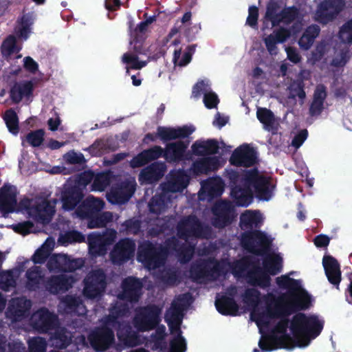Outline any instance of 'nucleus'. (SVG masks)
Masks as SVG:
<instances>
[{
    "mask_svg": "<svg viewBox=\"0 0 352 352\" xmlns=\"http://www.w3.org/2000/svg\"><path fill=\"white\" fill-rule=\"evenodd\" d=\"M276 283L280 288L288 290L279 298H275L272 294L261 298L255 289H248L245 295V302L254 307L251 318L256 322L261 333L270 323L276 322L278 316L296 309H307L311 302L310 296L302 288L299 280L282 276L276 278Z\"/></svg>",
    "mask_w": 352,
    "mask_h": 352,
    "instance_id": "1",
    "label": "nucleus"
},
{
    "mask_svg": "<svg viewBox=\"0 0 352 352\" xmlns=\"http://www.w3.org/2000/svg\"><path fill=\"white\" fill-rule=\"evenodd\" d=\"M323 328V321L314 315L298 314L289 323L278 320L269 336H262L260 348L266 351L278 348L292 349L307 346Z\"/></svg>",
    "mask_w": 352,
    "mask_h": 352,
    "instance_id": "2",
    "label": "nucleus"
},
{
    "mask_svg": "<svg viewBox=\"0 0 352 352\" xmlns=\"http://www.w3.org/2000/svg\"><path fill=\"white\" fill-rule=\"evenodd\" d=\"M278 12V10L276 7L269 5L267 6L265 19L271 21L272 25L278 23L280 21L284 23H292V25L289 30L280 28L279 30L274 32L265 38V46L271 54H276L277 53V43L285 42L291 36H295L302 28V23L297 16L296 10L293 8L285 10L281 19L279 16L274 15Z\"/></svg>",
    "mask_w": 352,
    "mask_h": 352,
    "instance_id": "3",
    "label": "nucleus"
},
{
    "mask_svg": "<svg viewBox=\"0 0 352 352\" xmlns=\"http://www.w3.org/2000/svg\"><path fill=\"white\" fill-rule=\"evenodd\" d=\"M182 307L174 302L166 315V321L168 323L173 338L170 341V348L166 349L163 340L165 336V327H159L156 335L153 338L154 349H160L164 352H185L186 348V340L182 336L180 324L182 320Z\"/></svg>",
    "mask_w": 352,
    "mask_h": 352,
    "instance_id": "4",
    "label": "nucleus"
},
{
    "mask_svg": "<svg viewBox=\"0 0 352 352\" xmlns=\"http://www.w3.org/2000/svg\"><path fill=\"white\" fill-rule=\"evenodd\" d=\"M252 185L259 193L261 198L268 199L270 196L272 185L269 180L258 174L257 171H253L249 174L243 183V188L236 186L232 190V196L239 206H247L252 201V192L250 186Z\"/></svg>",
    "mask_w": 352,
    "mask_h": 352,
    "instance_id": "5",
    "label": "nucleus"
},
{
    "mask_svg": "<svg viewBox=\"0 0 352 352\" xmlns=\"http://www.w3.org/2000/svg\"><path fill=\"white\" fill-rule=\"evenodd\" d=\"M282 267V258L279 254H270L265 258L263 267L255 269L249 274V280L252 284L261 287L269 285V274L274 275L279 272Z\"/></svg>",
    "mask_w": 352,
    "mask_h": 352,
    "instance_id": "6",
    "label": "nucleus"
},
{
    "mask_svg": "<svg viewBox=\"0 0 352 352\" xmlns=\"http://www.w3.org/2000/svg\"><path fill=\"white\" fill-rule=\"evenodd\" d=\"M344 5L343 0H324L315 14V19L320 23H327L344 8Z\"/></svg>",
    "mask_w": 352,
    "mask_h": 352,
    "instance_id": "7",
    "label": "nucleus"
},
{
    "mask_svg": "<svg viewBox=\"0 0 352 352\" xmlns=\"http://www.w3.org/2000/svg\"><path fill=\"white\" fill-rule=\"evenodd\" d=\"M159 310L155 307L145 308L140 311L134 319V325L140 331L152 329L158 322Z\"/></svg>",
    "mask_w": 352,
    "mask_h": 352,
    "instance_id": "8",
    "label": "nucleus"
},
{
    "mask_svg": "<svg viewBox=\"0 0 352 352\" xmlns=\"http://www.w3.org/2000/svg\"><path fill=\"white\" fill-rule=\"evenodd\" d=\"M104 274L100 270L89 274L85 280L84 294L90 298L98 296L104 288Z\"/></svg>",
    "mask_w": 352,
    "mask_h": 352,
    "instance_id": "9",
    "label": "nucleus"
},
{
    "mask_svg": "<svg viewBox=\"0 0 352 352\" xmlns=\"http://www.w3.org/2000/svg\"><path fill=\"white\" fill-rule=\"evenodd\" d=\"M201 94H204V103L208 109L215 108L219 103L217 95L210 91V84L208 80L199 81L192 89V96L195 98H199Z\"/></svg>",
    "mask_w": 352,
    "mask_h": 352,
    "instance_id": "10",
    "label": "nucleus"
},
{
    "mask_svg": "<svg viewBox=\"0 0 352 352\" xmlns=\"http://www.w3.org/2000/svg\"><path fill=\"white\" fill-rule=\"evenodd\" d=\"M271 241L270 237L260 232H254L250 236H245L242 240L244 247L255 253H260L266 249Z\"/></svg>",
    "mask_w": 352,
    "mask_h": 352,
    "instance_id": "11",
    "label": "nucleus"
},
{
    "mask_svg": "<svg viewBox=\"0 0 352 352\" xmlns=\"http://www.w3.org/2000/svg\"><path fill=\"white\" fill-rule=\"evenodd\" d=\"M16 195V190L13 186L5 185L0 189V210L4 214L15 210Z\"/></svg>",
    "mask_w": 352,
    "mask_h": 352,
    "instance_id": "12",
    "label": "nucleus"
},
{
    "mask_svg": "<svg viewBox=\"0 0 352 352\" xmlns=\"http://www.w3.org/2000/svg\"><path fill=\"white\" fill-rule=\"evenodd\" d=\"M56 201L41 200L34 208L30 210V214L34 217L38 221L45 223L50 221L54 214V206Z\"/></svg>",
    "mask_w": 352,
    "mask_h": 352,
    "instance_id": "13",
    "label": "nucleus"
},
{
    "mask_svg": "<svg viewBox=\"0 0 352 352\" xmlns=\"http://www.w3.org/2000/svg\"><path fill=\"white\" fill-rule=\"evenodd\" d=\"M111 319L107 323V329L94 332L89 336V340L91 346L96 350L103 351L107 348V346L111 343L113 336L111 331L109 329V327L111 326Z\"/></svg>",
    "mask_w": 352,
    "mask_h": 352,
    "instance_id": "14",
    "label": "nucleus"
},
{
    "mask_svg": "<svg viewBox=\"0 0 352 352\" xmlns=\"http://www.w3.org/2000/svg\"><path fill=\"white\" fill-rule=\"evenodd\" d=\"M256 161V153L248 146H242L236 149L230 157V162L237 166H250Z\"/></svg>",
    "mask_w": 352,
    "mask_h": 352,
    "instance_id": "15",
    "label": "nucleus"
},
{
    "mask_svg": "<svg viewBox=\"0 0 352 352\" xmlns=\"http://www.w3.org/2000/svg\"><path fill=\"white\" fill-rule=\"evenodd\" d=\"M116 238V232L109 230L103 236L91 234L89 239L90 252L93 254H102L104 253L103 247L111 243Z\"/></svg>",
    "mask_w": 352,
    "mask_h": 352,
    "instance_id": "16",
    "label": "nucleus"
},
{
    "mask_svg": "<svg viewBox=\"0 0 352 352\" xmlns=\"http://www.w3.org/2000/svg\"><path fill=\"white\" fill-rule=\"evenodd\" d=\"M80 265L81 262L72 261L64 254L52 256L47 264L50 271H72Z\"/></svg>",
    "mask_w": 352,
    "mask_h": 352,
    "instance_id": "17",
    "label": "nucleus"
},
{
    "mask_svg": "<svg viewBox=\"0 0 352 352\" xmlns=\"http://www.w3.org/2000/svg\"><path fill=\"white\" fill-rule=\"evenodd\" d=\"M135 180H130L124 186L119 189H113L107 195L108 200L112 204H122L126 201L135 190Z\"/></svg>",
    "mask_w": 352,
    "mask_h": 352,
    "instance_id": "18",
    "label": "nucleus"
},
{
    "mask_svg": "<svg viewBox=\"0 0 352 352\" xmlns=\"http://www.w3.org/2000/svg\"><path fill=\"white\" fill-rule=\"evenodd\" d=\"M135 250V245L133 241L126 239L120 241L111 253L112 261L115 263H120L129 258Z\"/></svg>",
    "mask_w": 352,
    "mask_h": 352,
    "instance_id": "19",
    "label": "nucleus"
},
{
    "mask_svg": "<svg viewBox=\"0 0 352 352\" xmlns=\"http://www.w3.org/2000/svg\"><path fill=\"white\" fill-rule=\"evenodd\" d=\"M138 260L148 269H153L159 265V256L149 243L140 247Z\"/></svg>",
    "mask_w": 352,
    "mask_h": 352,
    "instance_id": "20",
    "label": "nucleus"
},
{
    "mask_svg": "<svg viewBox=\"0 0 352 352\" xmlns=\"http://www.w3.org/2000/svg\"><path fill=\"white\" fill-rule=\"evenodd\" d=\"M323 266L329 281L333 285H338L341 280V272L338 262L331 256L323 258Z\"/></svg>",
    "mask_w": 352,
    "mask_h": 352,
    "instance_id": "21",
    "label": "nucleus"
},
{
    "mask_svg": "<svg viewBox=\"0 0 352 352\" xmlns=\"http://www.w3.org/2000/svg\"><path fill=\"white\" fill-rule=\"evenodd\" d=\"M74 282V278L71 273H63L51 279L48 284V289L52 293H58L67 290Z\"/></svg>",
    "mask_w": 352,
    "mask_h": 352,
    "instance_id": "22",
    "label": "nucleus"
},
{
    "mask_svg": "<svg viewBox=\"0 0 352 352\" xmlns=\"http://www.w3.org/2000/svg\"><path fill=\"white\" fill-rule=\"evenodd\" d=\"M194 131L195 128L192 126H184L179 128L159 127L157 134L162 139L170 140L186 137Z\"/></svg>",
    "mask_w": 352,
    "mask_h": 352,
    "instance_id": "23",
    "label": "nucleus"
},
{
    "mask_svg": "<svg viewBox=\"0 0 352 352\" xmlns=\"http://www.w3.org/2000/svg\"><path fill=\"white\" fill-rule=\"evenodd\" d=\"M223 190V184L220 178H213L204 182L199 192V198L204 199L206 196L219 195Z\"/></svg>",
    "mask_w": 352,
    "mask_h": 352,
    "instance_id": "24",
    "label": "nucleus"
},
{
    "mask_svg": "<svg viewBox=\"0 0 352 352\" xmlns=\"http://www.w3.org/2000/svg\"><path fill=\"white\" fill-rule=\"evenodd\" d=\"M55 316L47 310L41 309L32 316L34 327L41 331L47 330L55 321Z\"/></svg>",
    "mask_w": 352,
    "mask_h": 352,
    "instance_id": "25",
    "label": "nucleus"
},
{
    "mask_svg": "<svg viewBox=\"0 0 352 352\" xmlns=\"http://www.w3.org/2000/svg\"><path fill=\"white\" fill-rule=\"evenodd\" d=\"M104 202L100 199L89 197L85 201L80 205L76 210L77 216L84 218L89 217L90 214L95 211H98L103 208Z\"/></svg>",
    "mask_w": 352,
    "mask_h": 352,
    "instance_id": "26",
    "label": "nucleus"
},
{
    "mask_svg": "<svg viewBox=\"0 0 352 352\" xmlns=\"http://www.w3.org/2000/svg\"><path fill=\"white\" fill-rule=\"evenodd\" d=\"M164 173V164H152L141 172L139 179L142 184L153 183L158 180Z\"/></svg>",
    "mask_w": 352,
    "mask_h": 352,
    "instance_id": "27",
    "label": "nucleus"
},
{
    "mask_svg": "<svg viewBox=\"0 0 352 352\" xmlns=\"http://www.w3.org/2000/svg\"><path fill=\"white\" fill-rule=\"evenodd\" d=\"M231 205L228 202H219L213 208V213L216 218L214 223L216 226L223 227L230 221Z\"/></svg>",
    "mask_w": 352,
    "mask_h": 352,
    "instance_id": "28",
    "label": "nucleus"
},
{
    "mask_svg": "<svg viewBox=\"0 0 352 352\" xmlns=\"http://www.w3.org/2000/svg\"><path fill=\"white\" fill-rule=\"evenodd\" d=\"M256 117L258 120L263 124V127L267 131L277 130L278 122L275 118L273 113L263 107H258L256 111Z\"/></svg>",
    "mask_w": 352,
    "mask_h": 352,
    "instance_id": "29",
    "label": "nucleus"
},
{
    "mask_svg": "<svg viewBox=\"0 0 352 352\" xmlns=\"http://www.w3.org/2000/svg\"><path fill=\"white\" fill-rule=\"evenodd\" d=\"M30 306V301L25 298L13 299L8 307L7 316L9 318H13L14 320H17Z\"/></svg>",
    "mask_w": 352,
    "mask_h": 352,
    "instance_id": "30",
    "label": "nucleus"
},
{
    "mask_svg": "<svg viewBox=\"0 0 352 352\" xmlns=\"http://www.w3.org/2000/svg\"><path fill=\"white\" fill-rule=\"evenodd\" d=\"M118 337L120 342L127 346H133L141 343L136 333L131 327L126 325H120L118 331Z\"/></svg>",
    "mask_w": 352,
    "mask_h": 352,
    "instance_id": "31",
    "label": "nucleus"
},
{
    "mask_svg": "<svg viewBox=\"0 0 352 352\" xmlns=\"http://www.w3.org/2000/svg\"><path fill=\"white\" fill-rule=\"evenodd\" d=\"M162 153V151L160 147H155L152 149L145 151L139 155L133 158L131 162L132 167H140L149 161L159 157Z\"/></svg>",
    "mask_w": 352,
    "mask_h": 352,
    "instance_id": "32",
    "label": "nucleus"
},
{
    "mask_svg": "<svg viewBox=\"0 0 352 352\" xmlns=\"http://www.w3.org/2000/svg\"><path fill=\"white\" fill-rule=\"evenodd\" d=\"M123 287L124 294L121 295V298H126L132 301L137 299L142 284L134 278H129L124 280Z\"/></svg>",
    "mask_w": 352,
    "mask_h": 352,
    "instance_id": "33",
    "label": "nucleus"
},
{
    "mask_svg": "<svg viewBox=\"0 0 352 352\" xmlns=\"http://www.w3.org/2000/svg\"><path fill=\"white\" fill-rule=\"evenodd\" d=\"M223 162V160L217 157H207L203 161L195 164L194 170L197 174L207 173L208 171L218 168Z\"/></svg>",
    "mask_w": 352,
    "mask_h": 352,
    "instance_id": "34",
    "label": "nucleus"
},
{
    "mask_svg": "<svg viewBox=\"0 0 352 352\" xmlns=\"http://www.w3.org/2000/svg\"><path fill=\"white\" fill-rule=\"evenodd\" d=\"M188 176L183 172H177L173 175L172 179L166 185V190L178 192L182 190L187 186Z\"/></svg>",
    "mask_w": 352,
    "mask_h": 352,
    "instance_id": "35",
    "label": "nucleus"
},
{
    "mask_svg": "<svg viewBox=\"0 0 352 352\" xmlns=\"http://www.w3.org/2000/svg\"><path fill=\"white\" fill-rule=\"evenodd\" d=\"M32 91V83L30 81L15 85L11 90V98L15 102H19L23 97L28 96Z\"/></svg>",
    "mask_w": 352,
    "mask_h": 352,
    "instance_id": "36",
    "label": "nucleus"
},
{
    "mask_svg": "<svg viewBox=\"0 0 352 352\" xmlns=\"http://www.w3.org/2000/svg\"><path fill=\"white\" fill-rule=\"evenodd\" d=\"M218 149L217 144L214 140L197 142L192 146V151L198 155H204L215 153Z\"/></svg>",
    "mask_w": 352,
    "mask_h": 352,
    "instance_id": "37",
    "label": "nucleus"
},
{
    "mask_svg": "<svg viewBox=\"0 0 352 352\" xmlns=\"http://www.w3.org/2000/svg\"><path fill=\"white\" fill-rule=\"evenodd\" d=\"M186 145L182 142L170 144L165 152V157L168 161H176L182 159Z\"/></svg>",
    "mask_w": 352,
    "mask_h": 352,
    "instance_id": "38",
    "label": "nucleus"
},
{
    "mask_svg": "<svg viewBox=\"0 0 352 352\" xmlns=\"http://www.w3.org/2000/svg\"><path fill=\"white\" fill-rule=\"evenodd\" d=\"M318 34L319 28L318 26L311 25L307 28L299 40L298 43L300 47L305 50L309 49Z\"/></svg>",
    "mask_w": 352,
    "mask_h": 352,
    "instance_id": "39",
    "label": "nucleus"
},
{
    "mask_svg": "<svg viewBox=\"0 0 352 352\" xmlns=\"http://www.w3.org/2000/svg\"><path fill=\"white\" fill-rule=\"evenodd\" d=\"M217 310L222 314L235 315L237 312L236 303L230 298H218L215 302Z\"/></svg>",
    "mask_w": 352,
    "mask_h": 352,
    "instance_id": "40",
    "label": "nucleus"
},
{
    "mask_svg": "<svg viewBox=\"0 0 352 352\" xmlns=\"http://www.w3.org/2000/svg\"><path fill=\"white\" fill-rule=\"evenodd\" d=\"M54 245L55 242L54 239L51 238L47 239L42 247L38 249L33 256L34 262L35 263H43L54 249Z\"/></svg>",
    "mask_w": 352,
    "mask_h": 352,
    "instance_id": "41",
    "label": "nucleus"
},
{
    "mask_svg": "<svg viewBox=\"0 0 352 352\" xmlns=\"http://www.w3.org/2000/svg\"><path fill=\"white\" fill-rule=\"evenodd\" d=\"M263 221L262 215L257 212L246 211L241 217L242 227L256 226Z\"/></svg>",
    "mask_w": 352,
    "mask_h": 352,
    "instance_id": "42",
    "label": "nucleus"
},
{
    "mask_svg": "<svg viewBox=\"0 0 352 352\" xmlns=\"http://www.w3.org/2000/svg\"><path fill=\"white\" fill-rule=\"evenodd\" d=\"M67 307L66 312H75L82 315L85 313V307L77 299L69 297L61 302L60 307Z\"/></svg>",
    "mask_w": 352,
    "mask_h": 352,
    "instance_id": "43",
    "label": "nucleus"
},
{
    "mask_svg": "<svg viewBox=\"0 0 352 352\" xmlns=\"http://www.w3.org/2000/svg\"><path fill=\"white\" fill-rule=\"evenodd\" d=\"M122 61L126 65V72H129V68L139 69L144 67L146 64L145 61L139 60L135 55L129 53L123 55Z\"/></svg>",
    "mask_w": 352,
    "mask_h": 352,
    "instance_id": "44",
    "label": "nucleus"
},
{
    "mask_svg": "<svg viewBox=\"0 0 352 352\" xmlns=\"http://www.w3.org/2000/svg\"><path fill=\"white\" fill-rule=\"evenodd\" d=\"M173 62L175 65L185 66L188 64L191 60V54L187 50L182 51V49H175L173 54Z\"/></svg>",
    "mask_w": 352,
    "mask_h": 352,
    "instance_id": "45",
    "label": "nucleus"
},
{
    "mask_svg": "<svg viewBox=\"0 0 352 352\" xmlns=\"http://www.w3.org/2000/svg\"><path fill=\"white\" fill-rule=\"evenodd\" d=\"M4 120L10 132L16 135L19 131L18 118L16 113L10 109L6 112Z\"/></svg>",
    "mask_w": 352,
    "mask_h": 352,
    "instance_id": "46",
    "label": "nucleus"
},
{
    "mask_svg": "<svg viewBox=\"0 0 352 352\" xmlns=\"http://www.w3.org/2000/svg\"><path fill=\"white\" fill-rule=\"evenodd\" d=\"M2 53L5 56H9L14 53H17L21 47L16 44V40L14 36H9L2 44Z\"/></svg>",
    "mask_w": 352,
    "mask_h": 352,
    "instance_id": "47",
    "label": "nucleus"
},
{
    "mask_svg": "<svg viewBox=\"0 0 352 352\" xmlns=\"http://www.w3.org/2000/svg\"><path fill=\"white\" fill-rule=\"evenodd\" d=\"M110 177L107 173H102L96 175L94 179L92 190L96 191H102L109 185Z\"/></svg>",
    "mask_w": 352,
    "mask_h": 352,
    "instance_id": "48",
    "label": "nucleus"
},
{
    "mask_svg": "<svg viewBox=\"0 0 352 352\" xmlns=\"http://www.w3.org/2000/svg\"><path fill=\"white\" fill-rule=\"evenodd\" d=\"M82 195L79 192H73L63 199V207L65 210H69L73 209L81 199Z\"/></svg>",
    "mask_w": 352,
    "mask_h": 352,
    "instance_id": "49",
    "label": "nucleus"
},
{
    "mask_svg": "<svg viewBox=\"0 0 352 352\" xmlns=\"http://www.w3.org/2000/svg\"><path fill=\"white\" fill-rule=\"evenodd\" d=\"M186 230L190 234L198 236L199 234L197 230L199 228V224L198 223L197 219L194 217L189 219L182 223L179 228V233L182 235L185 234L183 232L182 229Z\"/></svg>",
    "mask_w": 352,
    "mask_h": 352,
    "instance_id": "50",
    "label": "nucleus"
},
{
    "mask_svg": "<svg viewBox=\"0 0 352 352\" xmlns=\"http://www.w3.org/2000/svg\"><path fill=\"white\" fill-rule=\"evenodd\" d=\"M84 240L83 236L77 232H71L61 235L58 239V243L66 245L72 242H81Z\"/></svg>",
    "mask_w": 352,
    "mask_h": 352,
    "instance_id": "51",
    "label": "nucleus"
},
{
    "mask_svg": "<svg viewBox=\"0 0 352 352\" xmlns=\"http://www.w3.org/2000/svg\"><path fill=\"white\" fill-rule=\"evenodd\" d=\"M43 135L44 131L43 130H38L28 134L26 140L32 146H38L43 142Z\"/></svg>",
    "mask_w": 352,
    "mask_h": 352,
    "instance_id": "52",
    "label": "nucleus"
},
{
    "mask_svg": "<svg viewBox=\"0 0 352 352\" xmlns=\"http://www.w3.org/2000/svg\"><path fill=\"white\" fill-rule=\"evenodd\" d=\"M29 348L30 352H44L46 344L41 338H35L29 340Z\"/></svg>",
    "mask_w": 352,
    "mask_h": 352,
    "instance_id": "53",
    "label": "nucleus"
},
{
    "mask_svg": "<svg viewBox=\"0 0 352 352\" xmlns=\"http://www.w3.org/2000/svg\"><path fill=\"white\" fill-rule=\"evenodd\" d=\"M14 280L13 276L10 272H3L0 274V287L8 290L9 287H13Z\"/></svg>",
    "mask_w": 352,
    "mask_h": 352,
    "instance_id": "54",
    "label": "nucleus"
},
{
    "mask_svg": "<svg viewBox=\"0 0 352 352\" xmlns=\"http://www.w3.org/2000/svg\"><path fill=\"white\" fill-rule=\"evenodd\" d=\"M31 23L28 16H24L21 19V24L19 27L18 34L19 36L24 40L27 39L28 34L30 32V26Z\"/></svg>",
    "mask_w": 352,
    "mask_h": 352,
    "instance_id": "55",
    "label": "nucleus"
},
{
    "mask_svg": "<svg viewBox=\"0 0 352 352\" xmlns=\"http://www.w3.org/2000/svg\"><path fill=\"white\" fill-rule=\"evenodd\" d=\"M340 38L344 43L352 42V20L342 27L340 32Z\"/></svg>",
    "mask_w": 352,
    "mask_h": 352,
    "instance_id": "56",
    "label": "nucleus"
},
{
    "mask_svg": "<svg viewBox=\"0 0 352 352\" xmlns=\"http://www.w3.org/2000/svg\"><path fill=\"white\" fill-rule=\"evenodd\" d=\"M66 162L70 164L81 163L84 161V157L81 153L69 152L64 155Z\"/></svg>",
    "mask_w": 352,
    "mask_h": 352,
    "instance_id": "57",
    "label": "nucleus"
},
{
    "mask_svg": "<svg viewBox=\"0 0 352 352\" xmlns=\"http://www.w3.org/2000/svg\"><path fill=\"white\" fill-rule=\"evenodd\" d=\"M258 16V10L256 6H250L249 8V14L247 19V23L250 26H254L256 24Z\"/></svg>",
    "mask_w": 352,
    "mask_h": 352,
    "instance_id": "58",
    "label": "nucleus"
},
{
    "mask_svg": "<svg viewBox=\"0 0 352 352\" xmlns=\"http://www.w3.org/2000/svg\"><path fill=\"white\" fill-rule=\"evenodd\" d=\"M15 232L25 235L32 231V225L29 222L19 223L14 226Z\"/></svg>",
    "mask_w": 352,
    "mask_h": 352,
    "instance_id": "59",
    "label": "nucleus"
},
{
    "mask_svg": "<svg viewBox=\"0 0 352 352\" xmlns=\"http://www.w3.org/2000/svg\"><path fill=\"white\" fill-rule=\"evenodd\" d=\"M287 58L294 63H298L300 61L301 58L298 51L293 47H286Z\"/></svg>",
    "mask_w": 352,
    "mask_h": 352,
    "instance_id": "60",
    "label": "nucleus"
},
{
    "mask_svg": "<svg viewBox=\"0 0 352 352\" xmlns=\"http://www.w3.org/2000/svg\"><path fill=\"white\" fill-rule=\"evenodd\" d=\"M23 66L26 70L31 73H35L38 69V64L30 56L24 58Z\"/></svg>",
    "mask_w": 352,
    "mask_h": 352,
    "instance_id": "61",
    "label": "nucleus"
},
{
    "mask_svg": "<svg viewBox=\"0 0 352 352\" xmlns=\"http://www.w3.org/2000/svg\"><path fill=\"white\" fill-rule=\"evenodd\" d=\"M307 137V132L305 130L301 131L298 135L295 136L292 140V145L296 148H299Z\"/></svg>",
    "mask_w": 352,
    "mask_h": 352,
    "instance_id": "62",
    "label": "nucleus"
},
{
    "mask_svg": "<svg viewBox=\"0 0 352 352\" xmlns=\"http://www.w3.org/2000/svg\"><path fill=\"white\" fill-rule=\"evenodd\" d=\"M349 58L346 52L338 54L333 60V65L338 67L343 66Z\"/></svg>",
    "mask_w": 352,
    "mask_h": 352,
    "instance_id": "63",
    "label": "nucleus"
},
{
    "mask_svg": "<svg viewBox=\"0 0 352 352\" xmlns=\"http://www.w3.org/2000/svg\"><path fill=\"white\" fill-rule=\"evenodd\" d=\"M323 107V102L318 100L314 98V101L311 104L310 111L312 115H316L320 113Z\"/></svg>",
    "mask_w": 352,
    "mask_h": 352,
    "instance_id": "64",
    "label": "nucleus"
}]
</instances>
